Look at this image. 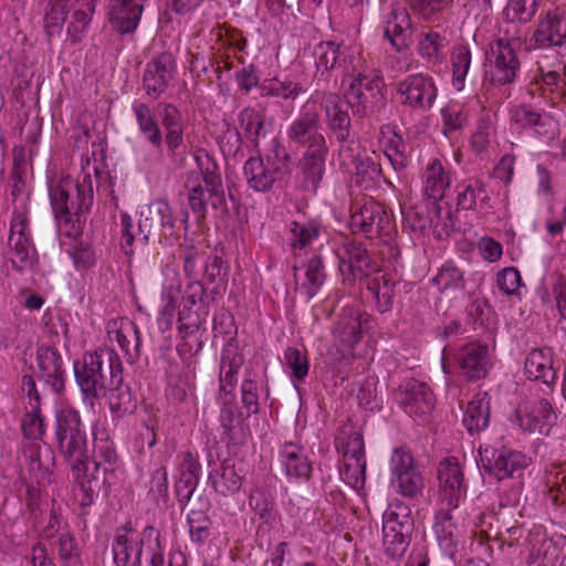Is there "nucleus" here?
<instances>
[{"instance_id":"2","label":"nucleus","mask_w":566,"mask_h":566,"mask_svg":"<svg viewBox=\"0 0 566 566\" xmlns=\"http://www.w3.org/2000/svg\"><path fill=\"white\" fill-rule=\"evenodd\" d=\"M74 375L85 399L105 397L107 389L123 380V366L114 349L103 347L74 361Z\"/></svg>"},{"instance_id":"27","label":"nucleus","mask_w":566,"mask_h":566,"mask_svg":"<svg viewBox=\"0 0 566 566\" xmlns=\"http://www.w3.org/2000/svg\"><path fill=\"white\" fill-rule=\"evenodd\" d=\"M412 21L405 7L396 6L386 14L384 20V38L396 52L408 48Z\"/></svg>"},{"instance_id":"60","label":"nucleus","mask_w":566,"mask_h":566,"mask_svg":"<svg viewBox=\"0 0 566 566\" xmlns=\"http://www.w3.org/2000/svg\"><path fill=\"white\" fill-rule=\"evenodd\" d=\"M201 306L196 310L181 306L178 313V329L181 338L186 339L188 336L195 334L205 322V317L200 312Z\"/></svg>"},{"instance_id":"19","label":"nucleus","mask_w":566,"mask_h":566,"mask_svg":"<svg viewBox=\"0 0 566 566\" xmlns=\"http://www.w3.org/2000/svg\"><path fill=\"white\" fill-rule=\"evenodd\" d=\"M460 374L470 381L485 378L490 368L489 347L471 343L460 347L454 355Z\"/></svg>"},{"instance_id":"62","label":"nucleus","mask_w":566,"mask_h":566,"mask_svg":"<svg viewBox=\"0 0 566 566\" xmlns=\"http://www.w3.org/2000/svg\"><path fill=\"white\" fill-rule=\"evenodd\" d=\"M398 492L405 497H415L420 494L424 488V481L417 468L395 478Z\"/></svg>"},{"instance_id":"41","label":"nucleus","mask_w":566,"mask_h":566,"mask_svg":"<svg viewBox=\"0 0 566 566\" xmlns=\"http://www.w3.org/2000/svg\"><path fill=\"white\" fill-rule=\"evenodd\" d=\"M453 507H441L436 513V521L433 524V532L437 536L440 547L450 556L457 553L458 534L457 525L453 523L452 511Z\"/></svg>"},{"instance_id":"7","label":"nucleus","mask_w":566,"mask_h":566,"mask_svg":"<svg viewBox=\"0 0 566 566\" xmlns=\"http://www.w3.org/2000/svg\"><path fill=\"white\" fill-rule=\"evenodd\" d=\"M413 530L415 521L410 506L400 500L391 501L382 513L385 555L392 560L402 558L410 546Z\"/></svg>"},{"instance_id":"57","label":"nucleus","mask_w":566,"mask_h":566,"mask_svg":"<svg viewBox=\"0 0 566 566\" xmlns=\"http://www.w3.org/2000/svg\"><path fill=\"white\" fill-rule=\"evenodd\" d=\"M350 172L356 175L358 184H366L368 187L380 177L381 168L374 157L364 151V155L352 166Z\"/></svg>"},{"instance_id":"32","label":"nucleus","mask_w":566,"mask_h":566,"mask_svg":"<svg viewBox=\"0 0 566 566\" xmlns=\"http://www.w3.org/2000/svg\"><path fill=\"white\" fill-rule=\"evenodd\" d=\"M333 336L335 344L343 347V355L350 353L361 337V314L354 308H345L336 322Z\"/></svg>"},{"instance_id":"8","label":"nucleus","mask_w":566,"mask_h":566,"mask_svg":"<svg viewBox=\"0 0 566 566\" xmlns=\"http://www.w3.org/2000/svg\"><path fill=\"white\" fill-rule=\"evenodd\" d=\"M137 230L142 245L150 239H158L161 244H172L179 238L176 219L166 200H155L140 211Z\"/></svg>"},{"instance_id":"54","label":"nucleus","mask_w":566,"mask_h":566,"mask_svg":"<svg viewBox=\"0 0 566 566\" xmlns=\"http://www.w3.org/2000/svg\"><path fill=\"white\" fill-rule=\"evenodd\" d=\"M143 543L146 544L145 565L138 566H164L165 559L163 555V547L160 544V533L151 525L143 530Z\"/></svg>"},{"instance_id":"56","label":"nucleus","mask_w":566,"mask_h":566,"mask_svg":"<svg viewBox=\"0 0 566 566\" xmlns=\"http://www.w3.org/2000/svg\"><path fill=\"white\" fill-rule=\"evenodd\" d=\"M117 458L116 449L112 441L108 439H95L93 461L96 471L103 469L104 473L113 472Z\"/></svg>"},{"instance_id":"25","label":"nucleus","mask_w":566,"mask_h":566,"mask_svg":"<svg viewBox=\"0 0 566 566\" xmlns=\"http://www.w3.org/2000/svg\"><path fill=\"white\" fill-rule=\"evenodd\" d=\"M401 285L402 282L394 273L382 269H379L366 281V287L374 295L376 307L381 314L392 310Z\"/></svg>"},{"instance_id":"59","label":"nucleus","mask_w":566,"mask_h":566,"mask_svg":"<svg viewBox=\"0 0 566 566\" xmlns=\"http://www.w3.org/2000/svg\"><path fill=\"white\" fill-rule=\"evenodd\" d=\"M433 282L441 291L464 289L465 286L463 272L451 262H447L441 266L438 274L433 277Z\"/></svg>"},{"instance_id":"49","label":"nucleus","mask_w":566,"mask_h":566,"mask_svg":"<svg viewBox=\"0 0 566 566\" xmlns=\"http://www.w3.org/2000/svg\"><path fill=\"white\" fill-rule=\"evenodd\" d=\"M106 396L111 411L117 417L133 413L136 409V400L132 395L130 388L124 385V379L119 385L109 387Z\"/></svg>"},{"instance_id":"9","label":"nucleus","mask_w":566,"mask_h":566,"mask_svg":"<svg viewBox=\"0 0 566 566\" xmlns=\"http://www.w3.org/2000/svg\"><path fill=\"white\" fill-rule=\"evenodd\" d=\"M479 455L480 465L489 476L497 481L517 480V486H522L523 472L530 464V459L523 452L504 447L500 449L480 447Z\"/></svg>"},{"instance_id":"46","label":"nucleus","mask_w":566,"mask_h":566,"mask_svg":"<svg viewBox=\"0 0 566 566\" xmlns=\"http://www.w3.org/2000/svg\"><path fill=\"white\" fill-rule=\"evenodd\" d=\"M512 120L523 128H532L538 135H547L552 126L549 116L538 113L527 105L515 107L512 113Z\"/></svg>"},{"instance_id":"50","label":"nucleus","mask_w":566,"mask_h":566,"mask_svg":"<svg viewBox=\"0 0 566 566\" xmlns=\"http://www.w3.org/2000/svg\"><path fill=\"white\" fill-rule=\"evenodd\" d=\"M326 279L325 266L321 256L311 258L305 269V280L301 284V291L306 297H314Z\"/></svg>"},{"instance_id":"5","label":"nucleus","mask_w":566,"mask_h":566,"mask_svg":"<svg viewBox=\"0 0 566 566\" xmlns=\"http://www.w3.org/2000/svg\"><path fill=\"white\" fill-rule=\"evenodd\" d=\"M243 166V176L248 186L256 192H269L274 184L291 176L293 171L292 156L285 146L274 142L265 157L255 151Z\"/></svg>"},{"instance_id":"40","label":"nucleus","mask_w":566,"mask_h":566,"mask_svg":"<svg viewBox=\"0 0 566 566\" xmlns=\"http://www.w3.org/2000/svg\"><path fill=\"white\" fill-rule=\"evenodd\" d=\"M133 112L139 132L145 139L157 150L163 149V133L151 108L143 102L133 103Z\"/></svg>"},{"instance_id":"14","label":"nucleus","mask_w":566,"mask_h":566,"mask_svg":"<svg viewBox=\"0 0 566 566\" xmlns=\"http://www.w3.org/2000/svg\"><path fill=\"white\" fill-rule=\"evenodd\" d=\"M314 56L317 70L339 69L347 77L355 72L357 65L365 61L360 54H356L350 48L334 41L318 43L314 49Z\"/></svg>"},{"instance_id":"48","label":"nucleus","mask_w":566,"mask_h":566,"mask_svg":"<svg viewBox=\"0 0 566 566\" xmlns=\"http://www.w3.org/2000/svg\"><path fill=\"white\" fill-rule=\"evenodd\" d=\"M116 340L124 352L127 361L134 364L140 356V333L133 322L123 324L116 332Z\"/></svg>"},{"instance_id":"29","label":"nucleus","mask_w":566,"mask_h":566,"mask_svg":"<svg viewBox=\"0 0 566 566\" xmlns=\"http://www.w3.org/2000/svg\"><path fill=\"white\" fill-rule=\"evenodd\" d=\"M346 99L336 94H328L324 98L325 122L337 142H346L352 133V120L348 114Z\"/></svg>"},{"instance_id":"34","label":"nucleus","mask_w":566,"mask_h":566,"mask_svg":"<svg viewBox=\"0 0 566 566\" xmlns=\"http://www.w3.org/2000/svg\"><path fill=\"white\" fill-rule=\"evenodd\" d=\"M200 471L201 464L198 457L190 451L184 452L179 464V479L176 483V494L179 503L197 495L195 491L199 482Z\"/></svg>"},{"instance_id":"24","label":"nucleus","mask_w":566,"mask_h":566,"mask_svg":"<svg viewBox=\"0 0 566 566\" xmlns=\"http://www.w3.org/2000/svg\"><path fill=\"white\" fill-rule=\"evenodd\" d=\"M187 506V523L192 542L202 544L210 536L212 522L208 515L211 503L203 494L193 495L188 501L180 503Z\"/></svg>"},{"instance_id":"37","label":"nucleus","mask_w":566,"mask_h":566,"mask_svg":"<svg viewBox=\"0 0 566 566\" xmlns=\"http://www.w3.org/2000/svg\"><path fill=\"white\" fill-rule=\"evenodd\" d=\"M524 368L530 379L541 380L546 385L555 382L556 371L553 367V352L548 347L531 350L526 356Z\"/></svg>"},{"instance_id":"53","label":"nucleus","mask_w":566,"mask_h":566,"mask_svg":"<svg viewBox=\"0 0 566 566\" xmlns=\"http://www.w3.org/2000/svg\"><path fill=\"white\" fill-rule=\"evenodd\" d=\"M321 232L319 224L316 221L297 222L293 221L290 226V243L293 250L308 247L313 240L317 239Z\"/></svg>"},{"instance_id":"42","label":"nucleus","mask_w":566,"mask_h":566,"mask_svg":"<svg viewBox=\"0 0 566 566\" xmlns=\"http://www.w3.org/2000/svg\"><path fill=\"white\" fill-rule=\"evenodd\" d=\"M238 122L247 140L252 144L255 151L260 150V140L268 134L265 115L254 107L247 106L240 111Z\"/></svg>"},{"instance_id":"22","label":"nucleus","mask_w":566,"mask_h":566,"mask_svg":"<svg viewBox=\"0 0 566 566\" xmlns=\"http://www.w3.org/2000/svg\"><path fill=\"white\" fill-rule=\"evenodd\" d=\"M146 0H109L108 22L119 34L134 33L139 24Z\"/></svg>"},{"instance_id":"23","label":"nucleus","mask_w":566,"mask_h":566,"mask_svg":"<svg viewBox=\"0 0 566 566\" xmlns=\"http://www.w3.org/2000/svg\"><path fill=\"white\" fill-rule=\"evenodd\" d=\"M563 24L562 14L557 9L547 11L530 39L527 50L563 48L566 44V30L563 29Z\"/></svg>"},{"instance_id":"51","label":"nucleus","mask_w":566,"mask_h":566,"mask_svg":"<svg viewBox=\"0 0 566 566\" xmlns=\"http://www.w3.org/2000/svg\"><path fill=\"white\" fill-rule=\"evenodd\" d=\"M94 8L93 0H81L67 27V36L71 43L75 44L81 41L82 34L86 31L92 20Z\"/></svg>"},{"instance_id":"58","label":"nucleus","mask_w":566,"mask_h":566,"mask_svg":"<svg viewBox=\"0 0 566 566\" xmlns=\"http://www.w3.org/2000/svg\"><path fill=\"white\" fill-rule=\"evenodd\" d=\"M453 85L461 90L471 64V51L465 45H457L451 54Z\"/></svg>"},{"instance_id":"13","label":"nucleus","mask_w":566,"mask_h":566,"mask_svg":"<svg viewBox=\"0 0 566 566\" xmlns=\"http://www.w3.org/2000/svg\"><path fill=\"white\" fill-rule=\"evenodd\" d=\"M10 260L18 271L28 269L33 263L35 249L31 239L29 218L24 210L14 209L9 235Z\"/></svg>"},{"instance_id":"35","label":"nucleus","mask_w":566,"mask_h":566,"mask_svg":"<svg viewBox=\"0 0 566 566\" xmlns=\"http://www.w3.org/2000/svg\"><path fill=\"white\" fill-rule=\"evenodd\" d=\"M491 399L485 391L476 392L468 403L462 423L471 436L479 434L490 424Z\"/></svg>"},{"instance_id":"64","label":"nucleus","mask_w":566,"mask_h":566,"mask_svg":"<svg viewBox=\"0 0 566 566\" xmlns=\"http://www.w3.org/2000/svg\"><path fill=\"white\" fill-rule=\"evenodd\" d=\"M249 504L260 518L270 522L273 518L274 499L262 489H254L249 496Z\"/></svg>"},{"instance_id":"31","label":"nucleus","mask_w":566,"mask_h":566,"mask_svg":"<svg viewBox=\"0 0 566 566\" xmlns=\"http://www.w3.org/2000/svg\"><path fill=\"white\" fill-rule=\"evenodd\" d=\"M328 147L305 150L298 161L302 187L306 191L316 192L325 174V161Z\"/></svg>"},{"instance_id":"55","label":"nucleus","mask_w":566,"mask_h":566,"mask_svg":"<svg viewBox=\"0 0 566 566\" xmlns=\"http://www.w3.org/2000/svg\"><path fill=\"white\" fill-rule=\"evenodd\" d=\"M538 3L539 0H509L504 15L510 22L526 24L535 17Z\"/></svg>"},{"instance_id":"28","label":"nucleus","mask_w":566,"mask_h":566,"mask_svg":"<svg viewBox=\"0 0 566 566\" xmlns=\"http://www.w3.org/2000/svg\"><path fill=\"white\" fill-rule=\"evenodd\" d=\"M21 390L29 399L27 413L22 420L24 436L29 439H40L44 433V424L40 410V395L32 375L22 377Z\"/></svg>"},{"instance_id":"26","label":"nucleus","mask_w":566,"mask_h":566,"mask_svg":"<svg viewBox=\"0 0 566 566\" xmlns=\"http://www.w3.org/2000/svg\"><path fill=\"white\" fill-rule=\"evenodd\" d=\"M457 206L462 210L489 212L492 209L486 184L478 177L464 179L457 186Z\"/></svg>"},{"instance_id":"10","label":"nucleus","mask_w":566,"mask_h":566,"mask_svg":"<svg viewBox=\"0 0 566 566\" xmlns=\"http://www.w3.org/2000/svg\"><path fill=\"white\" fill-rule=\"evenodd\" d=\"M518 46V39L497 38L490 43L489 69L485 77L491 84L505 85L514 82L520 71V61L516 55Z\"/></svg>"},{"instance_id":"15","label":"nucleus","mask_w":566,"mask_h":566,"mask_svg":"<svg viewBox=\"0 0 566 566\" xmlns=\"http://www.w3.org/2000/svg\"><path fill=\"white\" fill-rule=\"evenodd\" d=\"M319 129L318 112L313 107L305 106L291 123L287 137L294 144L306 147V150L327 147L326 139Z\"/></svg>"},{"instance_id":"6","label":"nucleus","mask_w":566,"mask_h":566,"mask_svg":"<svg viewBox=\"0 0 566 566\" xmlns=\"http://www.w3.org/2000/svg\"><path fill=\"white\" fill-rule=\"evenodd\" d=\"M55 439L60 453L69 461L76 478L87 470V440L80 413L65 408L56 413Z\"/></svg>"},{"instance_id":"17","label":"nucleus","mask_w":566,"mask_h":566,"mask_svg":"<svg viewBox=\"0 0 566 566\" xmlns=\"http://www.w3.org/2000/svg\"><path fill=\"white\" fill-rule=\"evenodd\" d=\"M176 73V61L172 54L164 52L147 63L143 75V87L146 94L157 99L168 87Z\"/></svg>"},{"instance_id":"38","label":"nucleus","mask_w":566,"mask_h":566,"mask_svg":"<svg viewBox=\"0 0 566 566\" xmlns=\"http://www.w3.org/2000/svg\"><path fill=\"white\" fill-rule=\"evenodd\" d=\"M234 396L232 399H224L218 396V401L221 406L220 423L224 433L230 442L239 443L245 438L244 418L241 411L238 410L234 403Z\"/></svg>"},{"instance_id":"20","label":"nucleus","mask_w":566,"mask_h":566,"mask_svg":"<svg viewBox=\"0 0 566 566\" xmlns=\"http://www.w3.org/2000/svg\"><path fill=\"white\" fill-rule=\"evenodd\" d=\"M398 92L405 97L402 104L420 109L430 108L437 96V87L432 77L423 74L407 76L399 84Z\"/></svg>"},{"instance_id":"4","label":"nucleus","mask_w":566,"mask_h":566,"mask_svg":"<svg viewBox=\"0 0 566 566\" xmlns=\"http://www.w3.org/2000/svg\"><path fill=\"white\" fill-rule=\"evenodd\" d=\"M348 77L352 81L344 98L354 116L379 118L387 107L386 84L380 71L369 67L364 61Z\"/></svg>"},{"instance_id":"39","label":"nucleus","mask_w":566,"mask_h":566,"mask_svg":"<svg viewBox=\"0 0 566 566\" xmlns=\"http://www.w3.org/2000/svg\"><path fill=\"white\" fill-rule=\"evenodd\" d=\"M520 421L524 430L548 434L556 421V413L552 405L546 399H542L536 401L523 417L521 416Z\"/></svg>"},{"instance_id":"11","label":"nucleus","mask_w":566,"mask_h":566,"mask_svg":"<svg viewBox=\"0 0 566 566\" xmlns=\"http://www.w3.org/2000/svg\"><path fill=\"white\" fill-rule=\"evenodd\" d=\"M353 232L363 233L366 238L389 237L395 222L386 207L375 200L366 201L350 217Z\"/></svg>"},{"instance_id":"18","label":"nucleus","mask_w":566,"mask_h":566,"mask_svg":"<svg viewBox=\"0 0 566 566\" xmlns=\"http://www.w3.org/2000/svg\"><path fill=\"white\" fill-rule=\"evenodd\" d=\"M396 399L408 415L424 416L430 413L436 405L431 388L422 381L410 379L400 386Z\"/></svg>"},{"instance_id":"1","label":"nucleus","mask_w":566,"mask_h":566,"mask_svg":"<svg viewBox=\"0 0 566 566\" xmlns=\"http://www.w3.org/2000/svg\"><path fill=\"white\" fill-rule=\"evenodd\" d=\"M50 202L57 227L65 235L78 232L81 216L88 212L94 201V180L91 171L84 169L76 180L61 178L49 189Z\"/></svg>"},{"instance_id":"52","label":"nucleus","mask_w":566,"mask_h":566,"mask_svg":"<svg viewBox=\"0 0 566 566\" xmlns=\"http://www.w3.org/2000/svg\"><path fill=\"white\" fill-rule=\"evenodd\" d=\"M451 0H409L411 11L420 19L434 22L444 19Z\"/></svg>"},{"instance_id":"33","label":"nucleus","mask_w":566,"mask_h":566,"mask_svg":"<svg viewBox=\"0 0 566 566\" xmlns=\"http://www.w3.org/2000/svg\"><path fill=\"white\" fill-rule=\"evenodd\" d=\"M244 363V356L232 346L228 345L223 348L220 361V397L229 401L233 398V389L238 382V373Z\"/></svg>"},{"instance_id":"44","label":"nucleus","mask_w":566,"mask_h":566,"mask_svg":"<svg viewBox=\"0 0 566 566\" xmlns=\"http://www.w3.org/2000/svg\"><path fill=\"white\" fill-rule=\"evenodd\" d=\"M423 177L426 196L433 199V201L442 199L446 189L450 186V178L442 163L438 159L431 161L426 167Z\"/></svg>"},{"instance_id":"21","label":"nucleus","mask_w":566,"mask_h":566,"mask_svg":"<svg viewBox=\"0 0 566 566\" xmlns=\"http://www.w3.org/2000/svg\"><path fill=\"white\" fill-rule=\"evenodd\" d=\"M38 378L53 392H62L65 388L66 371L63 359L56 348L40 346L36 349Z\"/></svg>"},{"instance_id":"3","label":"nucleus","mask_w":566,"mask_h":566,"mask_svg":"<svg viewBox=\"0 0 566 566\" xmlns=\"http://www.w3.org/2000/svg\"><path fill=\"white\" fill-rule=\"evenodd\" d=\"M197 170L188 174L186 187L188 189V203L196 216L198 224L206 220L208 206L218 209L224 205V190L219 166L206 151L195 155Z\"/></svg>"},{"instance_id":"63","label":"nucleus","mask_w":566,"mask_h":566,"mask_svg":"<svg viewBox=\"0 0 566 566\" xmlns=\"http://www.w3.org/2000/svg\"><path fill=\"white\" fill-rule=\"evenodd\" d=\"M433 206L434 210L431 216V228H433L434 232H437L439 237L449 235V233L455 228V216L449 206L437 205L436 201L433 202Z\"/></svg>"},{"instance_id":"16","label":"nucleus","mask_w":566,"mask_h":566,"mask_svg":"<svg viewBox=\"0 0 566 566\" xmlns=\"http://www.w3.org/2000/svg\"><path fill=\"white\" fill-rule=\"evenodd\" d=\"M146 553L143 543V532L138 534L130 522L125 523L115 532L113 556L116 566L140 565L142 556Z\"/></svg>"},{"instance_id":"61","label":"nucleus","mask_w":566,"mask_h":566,"mask_svg":"<svg viewBox=\"0 0 566 566\" xmlns=\"http://www.w3.org/2000/svg\"><path fill=\"white\" fill-rule=\"evenodd\" d=\"M442 133L450 136L452 133L461 130L467 122L468 115L463 108L457 104H450L441 109Z\"/></svg>"},{"instance_id":"43","label":"nucleus","mask_w":566,"mask_h":566,"mask_svg":"<svg viewBox=\"0 0 566 566\" xmlns=\"http://www.w3.org/2000/svg\"><path fill=\"white\" fill-rule=\"evenodd\" d=\"M208 480L213 490L223 496L239 492L242 486V476L231 460L222 462L220 472L211 471Z\"/></svg>"},{"instance_id":"30","label":"nucleus","mask_w":566,"mask_h":566,"mask_svg":"<svg viewBox=\"0 0 566 566\" xmlns=\"http://www.w3.org/2000/svg\"><path fill=\"white\" fill-rule=\"evenodd\" d=\"M438 479L442 502L448 507H458L464 486L463 473L455 458L446 459L440 463Z\"/></svg>"},{"instance_id":"45","label":"nucleus","mask_w":566,"mask_h":566,"mask_svg":"<svg viewBox=\"0 0 566 566\" xmlns=\"http://www.w3.org/2000/svg\"><path fill=\"white\" fill-rule=\"evenodd\" d=\"M285 472L290 476L308 479L311 474V464L303 453L302 448L289 442L281 450Z\"/></svg>"},{"instance_id":"36","label":"nucleus","mask_w":566,"mask_h":566,"mask_svg":"<svg viewBox=\"0 0 566 566\" xmlns=\"http://www.w3.org/2000/svg\"><path fill=\"white\" fill-rule=\"evenodd\" d=\"M418 38V54L428 64L439 65L446 56V49L449 44L446 31H441L439 27L431 28L421 31Z\"/></svg>"},{"instance_id":"12","label":"nucleus","mask_w":566,"mask_h":566,"mask_svg":"<svg viewBox=\"0 0 566 566\" xmlns=\"http://www.w3.org/2000/svg\"><path fill=\"white\" fill-rule=\"evenodd\" d=\"M339 271L350 281H367L380 268L371 259L368 250L359 242L345 240L336 250Z\"/></svg>"},{"instance_id":"47","label":"nucleus","mask_w":566,"mask_h":566,"mask_svg":"<svg viewBox=\"0 0 566 566\" xmlns=\"http://www.w3.org/2000/svg\"><path fill=\"white\" fill-rule=\"evenodd\" d=\"M302 92H304L302 84L289 77H273L263 81L260 85V95L262 97L295 99Z\"/></svg>"}]
</instances>
